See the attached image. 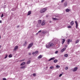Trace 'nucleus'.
<instances>
[{
  "label": "nucleus",
  "mask_w": 80,
  "mask_h": 80,
  "mask_svg": "<svg viewBox=\"0 0 80 80\" xmlns=\"http://www.w3.org/2000/svg\"><path fill=\"white\" fill-rule=\"evenodd\" d=\"M46 11H47V8H44L40 10V12L41 13H44V12H45Z\"/></svg>",
  "instance_id": "nucleus-1"
},
{
  "label": "nucleus",
  "mask_w": 80,
  "mask_h": 80,
  "mask_svg": "<svg viewBox=\"0 0 80 80\" xmlns=\"http://www.w3.org/2000/svg\"><path fill=\"white\" fill-rule=\"evenodd\" d=\"M33 42H32L28 46V49H29L30 48H31V47L33 46Z\"/></svg>",
  "instance_id": "nucleus-2"
},
{
  "label": "nucleus",
  "mask_w": 80,
  "mask_h": 80,
  "mask_svg": "<svg viewBox=\"0 0 80 80\" xmlns=\"http://www.w3.org/2000/svg\"><path fill=\"white\" fill-rule=\"evenodd\" d=\"M18 48V46H15L13 49V51H15V50H17Z\"/></svg>",
  "instance_id": "nucleus-3"
},
{
  "label": "nucleus",
  "mask_w": 80,
  "mask_h": 80,
  "mask_svg": "<svg viewBox=\"0 0 80 80\" xmlns=\"http://www.w3.org/2000/svg\"><path fill=\"white\" fill-rule=\"evenodd\" d=\"M78 69V68L76 67L74 68V69L73 70V72H76L77 70V69Z\"/></svg>",
  "instance_id": "nucleus-4"
},
{
  "label": "nucleus",
  "mask_w": 80,
  "mask_h": 80,
  "mask_svg": "<svg viewBox=\"0 0 80 80\" xmlns=\"http://www.w3.org/2000/svg\"><path fill=\"white\" fill-rule=\"evenodd\" d=\"M75 23L76 24V28H78V22H77V21H76L75 22Z\"/></svg>",
  "instance_id": "nucleus-5"
},
{
  "label": "nucleus",
  "mask_w": 80,
  "mask_h": 80,
  "mask_svg": "<svg viewBox=\"0 0 80 80\" xmlns=\"http://www.w3.org/2000/svg\"><path fill=\"white\" fill-rule=\"evenodd\" d=\"M49 46L50 47H52V46H53V44L52 43H50L49 44Z\"/></svg>",
  "instance_id": "nucleus-6"
},
{
  "label": "nucleus",
  "mask_w": 80,
  "mask_h": 80,
  "mask_svg": "<svg viewBox=\"0 0 80 80\" xmlns=\"http://www.w3.org/2000/svg\"><path fill=\"white\" fill-rule=\"evenodd\" d=\"M74 24V22H73V21H71L70 23L71 25V26H73Z\"/></svg>",
  "instance_id": "nucleus-7"
},
{
  "label": "nucleus",
  "mask_w": 80,
  "mask_h": 80,
  "mask_svg": "<svg viewBox=\"0 0 80 80\" xmlns=\"http://www.w3.org/2000/svg\"><path fill=\"white\" fill-rule=\"evenodd\" d=\"M55 58L54 57L51 58L50 59L48 60V61H51V60H55Z\"/></svg>",
  "instance_id": "nucleus-8"
},
{
  "label": "nucleus",
  "mask_w": 80,
  "mask_h": 80,
  "mask_svg": "<svg viewBox=\"0 0 80 80\" xmlns=\"http://www.w3.org/2000/svg\"><path fill=\"white\" fill-rule=\"evenodd\" d=\"M66 49V48H63L61 50V52H64V51H65V50Z\"/></svg>",
  "instance_id": "nucleus-9"
},
{
  "label": "nucleus",
  "mask_w": 80,
  "mask_h": 80,
  "mask_svg": "<svg viewBox=\"0 0 80 80\" xmlns=\"http://www.w3.org/2000/svg\"><path fill=\"white\" fill-rule=\"evenodd\" d=\"M32 13V12L31 11L28 12V15H30Z\"/></svg>",
  "instance_id": "nucleus-10"
},
{
  "label": "nucleus",
  "mask_w": 80,
  "mask_h": 80,
  "mask_svg": "<svg viewBox=\"0 0 80 80\" xmlns=\"http://www.w3.org/2000/svg\"><path fill=\"white\" fill-rule=\"evenodd\" d=\"M42 58V55H40L38 57V58L39 59V58Z\"/></svg>",
  "instance_id": "nucleus-11"
},
{
  "label": "nucleus",
  "mask_w": 80,
  "mask_h": 80,
  "mask_svg": "<svg viewBox=\"0 0 80 80\" xmlns=\"http://www.w3.org/2000/svg\"><path fill=\"white\" fill-rule=\"evenodd\" d=\"M70 39H68V40L67 42L68 44V45H69V44L70 43Z\"/></svg>",
  "instance_id": "nucleus-12"
},
{
  "label": "nucleus",
  "mask_w": 80,
  "mask_h": 80,
  "mask_svg": "<svg viewBox=\"0 0 80 80\" xmlns=\"http://www.w3.org/2000/svg\"><path fill=\"white\" fill-rule=\"evenodd\" d=\"M25 62H23L20 64V66H22V65H25Z\"/></svg>",
  "instance_id": "nucleus-13"
},
{
  "label": "nucleus",
  "mask_w": 80,
  "mask_h": 80,
  "mask_svg": "<svg viewBox=\"0 0 80 80\" xmlns=\"http://www.w3.org/2000/svg\"><path fill=\"white\" fill-rule=\"evenodd\" d=\"M38 22L39 24H41V23H42V20H39L38 21Z\"/></svg>",
  "instance_id": "nucleus-14"
},
{
  "label": "nucleus",
  "mask_w": 80,
  "mask_h": 80,
  "mask_svg": "<svg viewBox=\"0 0 80 80\" xmlns=\"http://www.w3.org/2000/svg\"><path fill=\"white\" fill-rule=\"evenodd\" d=\"M45 22H44V21H42L41 24V25L42 26H43L44 25H45Z\"/></svg>",
  "instance_id": "nucleus-15"
},
{
  "label": "nucleus",
  "mask_w": 80,
  "mask_h": 80,
  "mask_svg": "<svg viewBox=\"0 0 80 80\" xmlns=\"http://www.w3.org/2000/svg\"><path fill=\"white\" fill-rule=\"evenodd\" d=\"M31 61L30 60H29L27 61V64H30V63Z\"/></svg>",
  "instance_id": "nucleus-16"
},
{
  "label": "nucleus",
  "mask_w": 80,
  "mask_h": 80,
  "mask_svg": "<svg viewBox=\"0 0 80 80\" xmlns=\"http://www.w3.org/2000/svg\"><path fill=\"white\" fill-rule=\"evenodd\" d=\"M67 2H65V3H64V7H66V6H67Z\"/></svg>",
  "instance_id": "nucleus-17"
},
{
  "label": "nucleus",
  "mask_w": 80,
  "mask_h": 80,
  "mask_svg": "<svg viewBox=\"0 0 80 80\" xmlns=\"http://www.w3.org/2000/svg\"><path fill=\"white\" fill-rule=\"evenodd\" d=\"M27 44V42L25 41V43L23 44V46H26Z\"/></svg>",
  "instance_id": "nucleus-18"
},
{
  "label": "nucleus",
  "mask_w": 80,
  "mask_h": 80,
  "mask_svg": "<svg viewBox=\"0 0 80 80\" xmlns=\"http://www.w3.org/2000/svg\"><path fill=\"white\" fill-rule=\"evenodd\" d=\"M20 68L21 69L25 68V66H22Z\"/></svg>",
  "instance_id": "nucleus-19"
},
{
  "label": "nucleus",
  "mask_w": 80,
  "mask_h": 80,
  "mask_svg": "<svg viewBox=\"0 0 80 80\" xmlns=\"http://www.w3.org/2000/svg\"><path fill=\"white\" fill-rule=\"evenodd\" d=\"M40 26V24H37L36 26L37 27H39Z\"/></svg>",
  "instance_id": "nucleus-20"
},
{
  "label": "nucleus",
  "mask_w": 80,
  "mask_h": 80,
  "mask_svg": "<svg viewBox=\"0 0 80 80\" xmlns=\"http://www.w3.org/2000/svg\"><path fill=\"white\" fill-rule=\"evenodd\" d=\"M53 62L54 63H57V62H58V60H57V59H55L54 60Z\"/></svg>",
  "instance_id": "nucleus-21"
},
{
  "label": "nucleus",
  "mask_w": 80,
  "mask_h": 80,
  "mask_svg": "<svg viewBox=\"0 0 80 80\" xmlns=\"http://www.w3.org/2000/svg\"><path fill=\"white\" fill-rule=\"evenodd\" d=\"M66 12H70V10H69V9H66Z\"/></svg>",
  "instance_id": "nucleus-22"
},
{
  "label": "nucleus",
  "mask_w": 80,
  "mask_h": 80,
  "mask_svg": "<svg viewBox=\"0 0 80 80\" xmlns=\"http://www.w3.org/2000/svg\"><path fill=\"white\" fill-rule=\"evenodd\" d=\"M78 42H79V40H77L75 42V43H78Z\"/></svg>",
  "instance_id": "nucleus-23"
},
{
  "label": "nucleus",
  "mask_w": 80,
  "mask_h": 80,
  "mask_svg": "<svg viewBox=\"0 0 80 80\" xmlns=\"http://www.w3.org/2000/svg\"><path fill=\"white\" fill-rule=\"evenodd\" d=\"M64 57H68V54H65Z\"/></svg>",
  "instance_id": "nucleus-24"
},
{
  "label": "nucleus",
  "mask_w": 80,
  "mask_h": 80,
  "mask_svg": "<svg viewBox=\"0 0 80 80\" xmlns=\"http://www.w3.org/2000/svg\"><path fill=\"white\" fill-rule=\"evenodd\" d=\"M52 19L54 20H58V19H57V18H52Z\"/></svg>",
  "instance_id": "nucleus-25"
},
{
  "label": "nucleus",
  "mask_w": 80,
  "mask_h": 80,
  "mask_svg": "<svg viewBox=\"0 0 80 80\" xmlns=\"http://www.w3.org/2000/svg\"><path fill=\"white\" fill-rule=\"evenodd\" d=\"M53 68H54V67H53V66H52L50 67V69H53Z\"/></svg>",
  "instance_id": "nucleus-26"
},
{
  "label": "nucleus",
  "mask_w": 80,
  "mask_h": 80,
  "mask_svg": "<svg viewBox=\"0 0 80 80\" xmlns=\"http://www.w3.org/2000/svg\"><path fill=\"white\" fill-rule=\"evenodd\" d=\"M56 68H59L60 67L59 65H57L56 66Z\"/></svg>",
  "instance_id": "nucleus-27"
},
{
  "label": "nucleus",
  "mask_w": 80,
  "mask_h": 80,
  "mask_svg": "<svg viewBox=\"0 0 80 80\" xmlns=\"http://www.w3.org/2000/svg\"><path fill=\"white\" fill-rule=\"evenodd\" d=\"M8 57V55H7V54H6V56L4 58L5 59H6V58H7Z\"/></svg>",
  "instance_id": "nucleus-28"
},
{
  "label": "nucleus",
  "mask_w": 80,
  "mask_h": 80,
  "mask_svg": "<svg viewBox=\"0 0 80 80\" xmlns=\"http://www.w3.org/2000/svg\"><path fill=\"white\" fill-rule=\"evenodd\" d=\"M68 28H72V26H69L68 27Z\"/></svg>",
  "instance_id": "nucleus-29"
},
{
  "label": "nucleus",
  "mask_w": 80,
  "mask_h": 80,
  "mask_svg": "<svg viewBox=\"0 0 80 80\" xmlns=\"http://www.w3.org/2000/svg\"><path fill=\"white\" fill-rule=\"evenodd\" d=\"M46 47L47 48H50V46H49V44H48V46H46Z\"/></svg>",
  "instance_id": "nucleus-30"
},
{
  "label": "nucleus",
  "mask_w": 80,
  "mask_h": 80,
  "mask_svg": "<svg viewBox=\"0 0 80 80\" xmlns=\"http://www.w3.org/2000/svg\"><path fill=\"white\" fill-rule=\"evenodd\" d=\"M12 57V54H10L8 56V57H9V58H11V57Z\"/></svg>",
  "instance_id": "nucleus-31"
},
{
  "label": "nucleus",
  "mask_w": 80,
  "mask_h": 80,
  "mask_svg": "<svg viewBox=\"0 0 80 80\" xmlns=\"http://www.w3.org/2000/svg\"><path fill=\"white\" fill-rule=\"evenodd\" d=\"M3 16H4L3 14L2 13L1 17V18H2V17H3Z\"/></svg>",
  "instance_id": "nucleus-32"
},
{
  "label": "nucleus",
  "mask_w": 80,
  "mask_h": 80,
  "mask_svg": "<svg viewBox=\"0 0 80 80\" xmlns=\"http://www.w3.org/2000/svg\"><path fill=\"white\" fill-rule=\"evenodd\" d=\"M42 33H43V34H45V33H46V32L44 31Z\"/></svg>",
  "instance_id": "nucleus-33"
},
{
  "label": "nucleus",
  "mask_w": 80,
  "mask_h": 80,
  "mask_svg": "<svg viewBox=\"0 0 80 80\" xmlns=\"http://www.w3.org/2000/svg\"><path fill=\"white\" fill-rule=\"evenodd\" d=\"M65 42V39H62V42Z\"/></svg>",
  "instance_id": "nucleus-34"
},
{
  "label": "nucleus",
  "mask_w": 80,
  "mask_h": 80,
  "mask_svg": "<svg viewBox=\"0 0 80 80\" xmlns=\"http://www.w3.org/2000/svg\"><path fill=\"white\" fill-rule=\"evenodd\" d=\"M62 74H60L59 75V77H62Z\"/></svg>",
  "instance_id": "nucleus-35"
},
{
  "label": "nucleus",
  "mask_w": 80,
  "mask_h": 80,
  "mask_svg": "<svg viewBox=\"0 0 80 80\" xmlns=\"http://www.w3.org/2000/svg\"><path fill=\"white\" fill-rule=\"evenodd\" d=\"M68 67H66L65 68V69L66 70H68Z\"/></svg>",
  "instance_id": "nucleus-36"
},
{
  "label": "nucleus",
  "mask_w": 80,
  "mask_h": 80,
  "mask_svg": "<svg viewBox=\"0 0 80 80\" xmlns=\"http://www.w3.org/2000/svg\"><path fill=\"white\" fill-rule=\"evenodd\" d=\"M36 75V74H35V73H33V76L34 77H35Z\"/></svg>",
  "instance_id": "nucleus-37"
},
{
  "label": "nucleus",
  "mask_w": 80,
  "mask_h": 80,
  "mask_svg": "<svg viewBox=\"0 0 80 80\" xmlns=\"http://www.w3.org/2000/svg\"><path fill=\"white\" fill-rule=\"evenodd\" d=\"M38 51H36L35 52V53H36V54H37V53H38Z\"/></svg>",
  "instance_id": "nucleus-38"
},
{
  "label": "nucleus",
  "mask_w": 80,
  "mask_h": 80,
  "mask_svg": "<svg viewBox=\"0 0 80 80\" xmlns=\"http://www.w3.org/2000/svg\"><path fill=\"white\" fill-rule=\"evenodd\" d=\"M28 55H32V53L31 52H29L28 53Z\"/></svg>",
  "instance_id": "nucleus-39"
},
{
  "label": "nucleus",
  "mask_w": 80,
  "mask_h": 80,
  "mask_svg": "<svg viewBox=\"0 0 80 80\" xmlns=\"http://www.w3.org/2000/svg\"><path fill=\"white\" fill-rule=\"evenodd\" d=\"M24 60H25V59H22V60H21L20 62H23V61H24Z\"/></svg>",
  "instance_id": "nucleus-40"
},
{
  "label": "nucleus",
  "mask_w": 80,
  "mask_h": 80,
  "mask_svg": "<svg viewBox=\"0 0 80 80\" xmlns=\"http://www.w3.org/2000/svg\"><path fill=\"white\" fill-rule=\"evenodd\" d=\"M3 80H7V79H6L5 78H3Z\"/></svg>",
  "instance_id": "nucleus-41"
},
{
  "label": "nucleus",
  "mask_w": 80,
  "mask_h": 80,
  "mask_svg": "<svg viewBox=\"0 0 80 80\" xmlns=\"http://www.w3.org/2000/svg\"><path fill=\"white\" fill-rule=\"evenodd\" d=\"M55 17H58V15H55Z\"/></svg>",
  "instance_id": "nucleus-42"
},
{
  "label": "nucleus",
  "mask_w": 80,
  "mask_h": 80,
  "mask_svg": "<svg viewBox=\"0 0 80 80\" xmlns=\"http://www.w3.org/2000/svg\"><path fill=\"white\" fill-rule=\"evenodd\" d=\"M42 32V31L41 30H40L38 32V33H40V32Z\"/></svg>",
  "instance_id": "nucleus-43"
},
{
  "label": "nucleus",
  "mask_w": 80,
  "mask_h": 80,
  "mask_svg": "<svg viewBox=\"0 0 80 80\" xmlns=\"http://www.w3.org/2000/svg\"><path fill=\"white\" fill-rule=\"evenodd\" d=\"M55 53H58V51H56L55 52Z\"/></svg>",
  "instance_id": "nucleus-44"
},
{
  "label": "nucleus",
  "mask_w": 80,
  "mask_h": 80,
  "mask_svg": "<svg viewBox=\"0 0 80 80\" xmlns=\"http://www.w3.org/2000/svg\"><path fill=\"white\" fill-rule=\"evenodd\" d=\"M35 53V52H33L32 53V55H34Z\"/></svg>",
  "instance_id": "nucleus-45"
},
{
  "label": "nucleus",
  "mask_w": 80,
  "mask_h": 80,
  "mask_svg": "<svg viewBox=\"0 0 80 80\" xmlns=\"http://www.w3.org/2000/svg\"><path fill=\"white\" fill-rule=\"evenodd\" d=\"M64 0H62V1H61V2H62H62H64Z\"/></svg>",
  "instance_id": "nucleus-46"
},
{
  "label": "nucleus",
  "mask_w": 80,
  "mask_h": 80,
  "mask_svg": "<svg viewBox=\"0 0 80 80\" xmlns=\"http://www.w3.org/2000/svg\"><path fill=\"white\" fill-rule=\"evenodd\" d=\"M19 27H20V26H19V25H18V26L17 27V28H19Z\"/></svg>",
  "instance_id": "nucleus-47"
},
{
  "label": "nucleus",
  "mask_w": 80,
  "mask_h": 80,
  "mask_svg": "<svg viewBox=\"0 0 80 80\" xmlns=\"http://www.w3.org/2000/svg\"><path fill=\"white\" fill-rule=\"evenodd\" d=\"M38 32L36 33V35H38Z\"/></svg>",
  "instance_id": "nucleus-48"
},
{
  "label": "nucleus",
  "mask_w": 80,
  "mask_h": 80,
  "mask_svg": "<svg viewBox=\"0 0 80 80\" xmlns=\"http://www.w3.org/2000/svg\"><path fill=\"white\" fill-rule=\"evenodd\" d=\"M46 17L47 18V17H48V15H46Z\"/></svg>",
  "instance_id": "nucleus-49"
},
{
  "label": "nucleus",
  "mask_w": 80,
  "mask_h": 80,
  "mask_svg": "<svg viewBox=\"0 0 80 80\" xmlns=\"http://www.w3.org/2000/svg\"><path fill=\"white\" fill-rule=\"evenodd\" d=\"M72 42V40H70V42Z\"/></svg>",
  "instance_id": "nucleus-50"
},
{
  "label": "nucleus",
  "mask_w": 80,
  "mask_h": 80,
  "mask_svg": "<svg viewBox=\"0 0 80 80\" xmlns=\"http://www.w3.org/2000/svg\"><path fill=\"white\" fill-rule=\"evenodd\" d=\"M0 23H2V21L1 20H0Z\"/></svg>",
  "instance_id": "nucleus-51"
},
{
  "label": "nucleus",
  "mask_w": 80,
  "mask_h": 80,
  "mask_svg": "<svg viewBox=\"0 0 80 80\" xmlns=\"http://www.w3.org/2000/svg\"><path fill=\"white\" fill-rule=\"evenodd\" d=\"M63 43H64V42H62V44H63Z\"/></svg>",
  "instance_id": "nucleus-52"
},
{
  "label": "nucleus",
  "mask_w": 80,
  "mask_h": 80,
  "mask_svg": "<svg viewBox=\"0 0 80 80\" xmlns=\"http://www.w3.org/2000/svg\"><path fill=\"white\" fill-rule=\"evenodd\" d=\"M51 22H52V21H50V23H51Z\"/></svg>",
  "instance_id": "nucleus-53"
},
{
  "label": "nucleus",
  "mask_w": 80,
  "mask_h": 80,
  "mask_svg": "<svg viewBox=\"0 0 80 80\" xmlns=\"http://www.w3.org/2000/svg\"><path fill=\"white\" fill-rule=\"evenodd\" d=\"M65 47H67V46H66Z\"/></svg>",
  "instance_id": "nucleus-54"
},
{
  "label": "nucleus",
  "mask_w": 80,
  "mask_h": 80,
  "mask_svg": "<svg viewBox=\"0 0 80 80\" xmlns=\"http://www.w3.org/2000/svg\"><path fill=\"white\" fill-rule=\"evenodd\" d=\"M1 38V37L0 36V39Z\"/></svg>",
  "instance_id": "nucleus-55"
},
{
  "label": "nucleus",
  "mask_w": 80,
  "mask_h": 80,
  "mask_svg": "<svg viewBox=\"0 0 80 80\" xmlns=\"http://www.w3.org/2000/svg\"><path fill=\"white\" fill-rule=\"evenodd\" d=\"M1 53L0 52V54Z\"/></svg>",
  "instance_id": "nucleus-56"
}]
</instances>
